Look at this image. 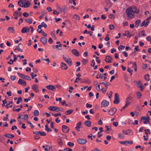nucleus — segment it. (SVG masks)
Wrapping results in <instances>:
<instances>
[{
  "label": "nucleus",
  "instance_id": "obj_1",
  "mask_svg": "<svg viewBox=\"0 0 151 151\" xmlns=\"http://www.w3.org/2000/svg\"><path fill=\"white\" fill-rule=\"evenodd\" d=\"M132 9H135V6H133L127 9L126 10V13L128 17L132 19L134 17V14L133 13Z\"/></svg>",
  "mask_w": 151,
  "mask_h": 151
},
{
  "label": "nucleus",
  "instance_id": "obj_2",
  "mask_svg": "<svg viewBox=\"0 0 151 151\" xmlns=\"http://www.w3.org/2000/svg\"><path fill=\"white\" fill-rule=\"evenodd\" d=\"M48 109L51 111H55L56 112H59V108L56 106H51L49 107Z\"/></svg>",
  "mask_w": 151,
  "mask_h": 151
},
{
  "label": "nucleus",
  "instance_id": "obj_3",
  "mask_svg": "<svg viewBox=\"0 0 151 151\" xmlns=\"http://www.w3.org/2000/svg\"><path fill=\"white\" fill-rule=\"evenodd\" d=\"M119 102V100L118 94L117 93H116L115 94L114 100V103L116 104H118Z\"/></svg>",
  "mask_w": 151,
  "mask_h": 151
},
{
  "label": "nucleus",
  "instance_id": "obj_4",
  "mask_svg": "<svg viewBox=\"0 0 151 151\" xmlns=\"http://www.w3.org/2000/svg\"><path fill=\"white\" fill-rule=\"evenodd\" d=\"M63 59L70 66H71L72 65V61L70 58H66L64 57V55L63 56Z\"/></svg>",
  "mask_w": 151,
  "mask_h": 151
},
{
  "label": "nucleus",
  "instance_id": "obj_5",
  "mask_svg": "<svg viewBox=\"0 0 151 151\" xmlns=\"http://www.w3.org/2000/svg\"><path fill=\"white\" fill-rule=\"evenodd\" d=\"M77 142L78 143L81 145H84L86 144L87 141L86 139H82L81 138H79L77 140Z\"/></svg>",
  "mask_w": 151,
  "mask_h": 151
},
{
  "label": "nucleus",
  "instance_id": "obj_6",
  "mask_svg": "<svg viewBox=\"0 0 151 151\" xmlns=\"http://www.w3.org/2000/svg\"><path fill=\"white\" fill-rule=\"evenodd\" d=\"M109 104V103L108 101L104 100L102 101L101 104V107H105L108 106Z\"/></svg>",
  "mask_w": 151,
  "mask_h": 151
},
{
  "label": "nucleus",
  "instance_id": "obj_7",
  "mask_svg": "<svg viewBox=\"0 0 151 151\" xmlns=\"http://www.w3.org/2000/svg\"><path fill=\"white\" fill-rule=\"evenodd\" d=\"M62 130L63 132L65 133L69 132V129L67 126L63 125L62 126Z\"/></svg>",
  "mask_w": 151,
  "mask_h": 151
},
{
  "label": "nucleus",
  "instance_id": "obj_8",
  "mask_svg": "<svg viewBox=\"0 0 151 151\" xmlns=\"http://www.w3.org/2000/svg\"><path fill=\"white\" fill-rule=\"evenodd\" d=\"M105 60L107 63H111L112 60V59L110 56H106Z\"/></svg>",
  "mask_w": 151,
  "mask_h": 151
},
{
  "label": "nucleus",
  "instance_id": "obj_9",
  "mask_svg": "<svg viewBox=\"0 0 151 151\" xmlns=\"http://www.w3.org/2000/svg\"><path fill=\"white\" fill-rule=\"evenodd\" d=\"M46 87L48 90H51L53 91H56V87L55 86L52 85L47 86H46Z\"/></svg>",
  "mask_w": 151,
  "mask_h": 151
},
{
  "label": "nucleus",
  "instance_id": "obj_10",
  "mask_svg": "<svg viewBox=\"0 0 151 151\" xmlns=\"http://www.w3.org/2000/svg\"><path fill=\"white\" fill-rule=\"evenodd\" d=\"M38 87V86L37 85L35 84H34L32 86V90L36 92H39V90L37 89V88Z\"/></svg>",
  "mask_w": 151,
  "mask_h": 151
},
{
  "label": "nucleus",
  "instance_id": "obj_11",
  "mask_svg": "<svg viewBox=\"0 0 151 151\" xmlns=\"http://www.w3.org/2000/svg\"><path fill=\"white\" fill-rule=\"evenodd\" d=\"M72 52L76 56H79L78 52L76 49H74L72 50Z\"/></svg>",
  "mask_w": 151,
  "mask_h": 151
},
{
  "label": "nucleus",
  "instance_id": "obj_12",
  "mask_svg": "<svg viewBox=\"0 0 151 151\" xmlns=\"http://www.w3.org/2000/svg\"><path fill=\"white\" fill-rule=\"evenodd\" d=\"M18 83L19 84H20L24 86H25L26 85V83L25 81L21 79H19L18 82Z\"/></svg>",
  "mask_w": 151,
  "mask_h": 151
},
{
  "label": "nucleus",
  "instance_id": "obj_13",
  "mask_svg": "<svg viewBox=\"0 0 151 151\" xmlns=\"http://www.w3.org/2000/svg\"><path fill=\"white\" fill-rule=\"evenodd\" d=\"M26 1V0H20L18 1V4L19 6L22 7V5L25 4V2H24V1Z\"/></svg>",
  "mask_w": 151,
  "mask_h": 151
},
{
  "label": "nucleus",
  "instance_id": "obj_14",
  "mask_svg": "<svg viewBox=\"0 0 151 151\" xmlns=\"http://www.w3.org/2000/svg\"><path fill=\"white\" fill-rule=\"evenodd\" d=\"M61 68L63 70H66L68 68L67 65L66 64L62 62L61 63Z\"/></svg>",
  "mask_w": 151,
  "mask_h": 151
},
{
  "label": "nucleus",
  "instance_id": "obj_15",
  "mask_svg": "<svg viewBox=\"0 0 151 151\" xmlns=\"http://www.w3.org/2000/svg\"><path fill=\"white\" fill-rule=\"evenodd\" d=\"M105 1L106 4V6L110 8L112 6V4L110 0H105Z\"/></svg>",
  "mask_w": 151,
  "mask_h": 151
},
{
  "label": "nucleus",
  "instance_id": "obj_16",
  "mask_svg": "<svg viewBox=\"0 0 151 151\" xmlns=\"http://www.w3.org/2000/svg\"><path fill=\"white\" fill-rule=\"evenodd\" d=\"M40 41L43 45L46 44L47 43V39L46 37H42L40 40Z\"/></svg>",
  "mask_w": 151,
  "mask_h": 151
},
{
  "label": "nucleus",
  "instance_id": "obj_17",
  "mask_svg": "<svg viewBox=\"0 0 151 151\" xmlns=\"http://www.w3.org/2000/svg\"><path fill=\"white\" fill-rule=\"evenodd\" d=\"M25 3L24 5H22V7L27 8L29 7L30 4V2L29 1H25Z\"/></svg>",
  "mask_w": 151,
  "mask_h": 151
},
{
  "label": "nucleus",
  "instance_id": "obj_18",
  "mask_svg": "<svg viewBox=\"0 0 151 151\" xmlns=\"http://www.w3.org/2000/svg\"><path fill=\"white\" fill-rule=\"evenodd\" d=\"M7 30L10 33H14V29L13 27H9Z\"/></svg>",
  "mask_w": 151,
  "mask_h": 151
},
{
  "label": "nucleus",
  "instance_id": "obj_19",
  "mask_svg": "<svg viewBox=\"0 0 151 151\" xmlns=\"http://www.w3.org/2000/svg\"><path fill=\"white\" fill-rule=\"evenodd\" d=\"M22 14V13L21 12H19L17 11H15L14 12L13 15L14 16H21Z\"/></svg>",
  "mask_w": 151,
  "mask_h": 151
},
{
  "label": "nucleus",
  "instance_id": "obj_20",
  "mask_svg": "<svg viewBox=\"0 0 151 151\" xmlns=\"http://www.w3.org/2000/svg\"><path fill=\"white\" fill-rule=\"evenodd\" d=\"M114 108H113L109 111L108 113L110 115L113 116L115 112H114Z\"/></svg>",
  "mask_w": 151,
  "mask_h": 151
},
{
  "label": "nucleus",
  "instance_id": "obj_21",
  "mask_svg": "<svg viewBox=\"0 0 151 151\" xmlns=\"http://www.w3.org/2000/svg\"><path fill=\"white\" fill-rule=\"evenodd\" d=\"M4 136L6 137L10 138H13L14 137V135L13 134H5Z\"/></svg>",
  "mask_w": 151,
  "mask_h": 151
},
{
  "label": "nucleus",
  "instance_id": "obj_22",
  "mask_svg": "<svg viewBox=\"0 0 151 151\" xmlns=\"http://www.w3.org/2000/svg\"><path fill=\"white\" fill-rule=\"evenodd\" d=\"M84 124L88 127H91V122L89 121H86L84 122Z\"/></svg>",
  "mask_w": 151,
  "mask_h": 151
},
{
  "label": "nucleus",
  "instance_id": "obj_23",
  "mask_svg": "<svg viewBox=\"0 0 151 151\" xmlns=\"http://www.w3.org/2000/svg\"><path fill=\"white\" fill-rule=\"evenodd\" d=\"M24 76L23 77H22V78L31 81V78L29 76L25 75H24Z\"/></svg>",
  "mask_w": 151,
  "mask_h": 151
},
{
  "label": "nucleus",
  "instance_id": "obj_24",
  "mask_svg": "<svg viewBox=\"0 0 151 151\" xmlns=\"http://www.w3.org/2000/svg\"><path fill=\"white\" fill-rule=\"evenodd\" d=\"M58 143V145L60 146H62L63 145V143L61 140V139L60 138H58L57 139Z\"/></svg>",
  "mask_w": 151,
  "mask_h": 151
},
{
  "label": "nucleus",
  "instance_id": "obj_25",
  "mask_svg": "<svg viewBox=\"0 0 151 151\" xmlns=\"http://www.w3.org/2000/svg\"><path fill=\"white\" fill-rule=\"evenodd\" d=\"M81 83H85L87 84H89L91 83L90 80L88 79H85L81 81Z\"/></svg>",
  "mask_w": 151,
  "mask_h": 151
},
{
  "label": "nucleus",
  "instance_id": "obj_26",
  "mask_svg": "<svg viewBox=\"0 0 151 151\" xmlns=\"http://www.w3.org/2000/svg\"><path fill=\"white\" fill-rule=\"evenodd\" d=\"M55 47L58 50H61L62 49V45L60 44L59 45H56Z\"/></svg>",
  "mask_w": 151,
  "mask_h": 151
},
{
  "label": "nucleus",
  "instance_id": "obj_27",
  "mask_svg": "<svg viewBox=\"0 0 151 151\" xmlns=\"http://www.w3.org/2000/svg\"><path fill=\"white\" fill-rule=\"evenodd\" d=\"M136 94L137 96V98L138 99H140L142 96L141 93L139 91H137L136 93Z\"/></svg>",
  "mask_w": 151,
  "mask_h": 151
},
{
  "label": "nucleus",
  "instance_id": "obj_28",
  "mask_svg": "<svg viewBox=\"0 0 151 151\" xmlns=\"http://www.w3.org/2000/svg\"><path fill=\"white\" fill-rule=\"evenodd\" d=\"M73 111V109L69 110L66 111L65 113L66 115H68L72 113Z\"/></svg>",
  "mask_w": 151,
  "mask_h": 151
},
{
  "label": "nucleus",
  "instance_id": "obj_29",
  "mask_svg": "<svg viewBox=\"0 0 151 151\" xmlns=\"http://www.w3.org/2000/svg\"><path fill=\"white\" fill-rule=\"evenodd\" d=\"M141 21L140 19H138L135 22V25L137 27H138L141 22Z\"/></svg>",
  "mask_w": 151,
  "mask_h": 151
},
{
  "label": "nucleus",
  "instance_id": "obj_30",
  "mask_svg": "<svg viewBox=\"0 0 151 151\" xmlns=\"http://www.w3.org/2000/svg\"><path fill=\"white\" fill-rule=\"evenodd\" d=\"M27 28H28L27 27H23L21 30L22 32L23 33H27Z\"/></svg>",
  "mask_w": 151,
  "mask_h": 151
},
{
  "label": "nucleus",
  "instance_id": "obj_31",
  "mask_svg": "<svg viewBox=\"0 0 151 151\" xmlns=\"http://www.w3.org/2000/svg\"><path fill=\"white\" fill-rule=\"evenodd\" d=\"M133 99V98L132 97H131L130 95H129V96L127 98L126 101V103H127V101H128V102H129V104L130 103L129 101V100H132Z\"/></svg>",
  "mask_w": 151,
  "mask_h": 151
},
{
  "label": "nucleus",
  "instance_id": "obj_32",
  "mask_svg": "<svg viewBox=\"0 0 151 151\" xmlns=\"http://www.w3.org/2000/svg\"><path fill=\"white\" fill-rule=\"evenodd\" d=\"M135 9H132L133 13H135L136 14H138L139 12V10L137 9L136 7H135Z\"/></svg>",
  "mask_w": 151,
  "mask_h": 151
},
{
  "label": "nucleus",
  "instance_id": "obj_33",
  "mask_svg": "<svg viewBox=\"0 0 151 151\" xmlns=\"http://www.w3.org/2000/svg\"><path fill=\"white\" fill-rule=\"evenodd\" d=\"M34 115L35 116H37L39 115V112L37 110H35L34 111Z\"/></svg>",
  "mask_w": 151,
  "mask_h": 151
},
{
  "label": "nucleus",
  "instance_id": "obj_34",
  "mask_svg": "<svg viewBox=\"0 0 151 151\" xmlns=\"http://www.w3.org/2000/svg\"><path fill=\"white\" fill-rule=\"evenodd\" d=\"M25 21L27 22L29 24H31L32 22V20L30 19H25Z\"/></svg>",
  "mask_w": 151,
  "mask_h": 151
},
{
  "label": "nucleus",
  "instance_id": "obj_35",
  "mask_svg": "<svg viewBox=\"0 0 151 151\" xmlns=\"http://www.w3.org/2000/svg\"><path fill=\"white\" fill-rule=\"evenodd\" d=\"M129 104V102L127 101V103H126L125 105L122 107V109L121 110V111H122L123 109H124L125 108L128 106Z\"/></svg>",
  "mask_w": 151,
  "mask_h": 151
},
{
  "label": "nucleus",
  "instance_id": "obj_36",
  "mask_svg": "<svg viewBox=\"0 0 151 151\" xmlns=\"http://www.w3.org/2000/svg\"><path fill=\"white\" fill-rule=\"evenodd\" d=\"M73 17L76 19H78V20H79L80 19L79 16L78 15L76 14L74 15Z\"/></svg>",
  "mask_w": 151,
  "mask_h": 151
},
{
  "label": "nucleus",
  "instance_id": "obj_37",
  "mask_svg": "<svg viewBox=\"0 0 151 151\" xmlns=\"http://www.w3.org/2000/svg\"><path fill=\"white\" fill-rule=\"evenodd\" d=\"M22 101V99L21 97H19L18 98V99L17 101V104H19L20 102H21Z\"/></svg>",
  "mask_w": 151,
  "mask_h": 151
},
{
  "label": "nucleus",
  "instance_id": "obj_38",
  "mask_svg": "<svg viewBox=\"0 0 151 151\" xmlns=\"http://www.w3.org/2000/svg\"><path fill=\"white\" fill-rule=\"evenodd\" d=\"M125 46H123L122 45H120L118 47V49L119 50H122L124 49Z\"/></svg>",
  "mask_w": 151,
  "mask_h": 151
},
{
  "label": "nucleus",
  "instance_id": "obj_39",
  "mask_svg": "<svg viewBox=\"0 0 151 151\" xmlns=\"http://www.w3.org/2000/svg\"><path fill=\"white\" fill-rule=\"evenodd\" d=\"M20 44L21 43H19L18 45V46H17V49L18 51L22 52L23 51L19 47V45H20Z\"/></svg>",
  "mask_w": 151,
  "mask_h": 151
},
{
  "label": "nucleus",
  "instance_id": "obj_40",
  "mask_svg": "<svg viewBox=\"0 0 151 151\" xmlns=\"http://www.w3.org/2000/svg\"><path fill=\"white\" fill-rule=\"evenodd\" d=\"M147 67V64H143L142 65V68L143 69H145Z\"/></svg>",
  "mask_w": 151,
  "mask_h": 151
},
{
  "label": "nucleus",
  "instance_id": "obj_41",
  "mask_svg": "<svg viewBox=\"0 0 151 151\" xmlns=\"http://www.w3.org/2000/svg\"><path fill=\"white\" fill-rule=\"evenodd\" d=\"M119 137L120 139H123L124 137L123 134L122 133H119L118 134Z\"/></svg>",
  "mask_w": 151,
  "mask_h": 151
},
{
  "label": "nucleus",
  "instance_id": "obj_42",
  "mask_svg": "<svg viewBox=\"0 0 151 151\" xmlns=\"http://www.w3.org/2000/svg\"><path fill=\"white\" fill-rule=\"evenodd\" d=\"M68 145L70 147H72L74 145V144L73 143H71V142H68Z\"/></svg>",
  "mask_w": 151,
  "mask_h": 151
},
{
  "label": "nucleus",
  "instance_id": "obj_43",
  "mask_svg": "<svg viewBox=\"0 0 151 151\" xmlns=\"http://www.w3.org/2000/svg\"><path fill=\"white\" fill-rule=\"evenodd\" d=\"M23 15L24 17H27L29 16V14L27 12H24L23 13Z\"/></svg>",
  "mask_w": 151,
  "mask_h": 151
},
{
  "label": "nucleus",
  "instance_id": "obj_44",
  "mask_svg": "<svg viewBox=\"0 0 151 151\" xmlns=\"http://www.w3.org/2000/svg\"><path fill=\"white\" fill-rule=\"evenodd\" d=\"M139 46H137L134 49V52H139V49H138Z\"/></svg>",
  "mask_w": 151,
  "mask_h": 151
},
{
  "label": "nucleus",
  "instance_id": "obj_45",
  "mask_svg": "<svg viewBox=\"0 0 151 151\" xmlns=\"http://www.w3.org/2000/svg\"><path fill=\"white\" fill-rule=\"evenodd\" d=\"M39 134H40V135L42 136H44L46 135L45 133L44 132L40 131Z\"/></svg>",
  "mask_w": 151,
  "mask_h": 151
},
{
  "label": "nucleus",
  "instance_id": "obj_46",
  "mask_svg": "<svg viewBox=\"0 0 151 151\" xmlns=\"http://www.w3.org/2000/svg\"><path fill=\"white\" fill-rule=\"evenodd\" d=\"M24 117H23L22 119L24 120H27L28 119V116L27 114H25L24 115Z\"/></svg>",
  "mask_w": 151,
  "mask_h": 151
},
{
  "label": "nucleus",
  "instance_id": "obj_47",
  "mask_svg": "<svg viewBox=\"0 0 151 151\" xmlns=\"http://www.w3.org/2000/svg\"><path fill=\"white\" fill-rule=\"evenodd\" d=\"M95 63L94 62V60H93L92 61V63H91V65L93 67H94L95 65Z\"/></svg>",
  "mask_w": 151,
  "mask_h": 151
},
{
  "label": "nucleus",
  "instance_id": "obj_48",
  "mask_svg": "<svg viewBox=\"0 0 151 151\" xmlns=\"http://www.w3.org/2000/svg\"><path fill=\"white\" fill-rule=\"evenodd\" d=\"M103 119L102 118H101L100 119V120L98 121V123L99 125H101L103 124V122L102 121V120Z\"/></svg>",
  "mask_w": 151,
  "mask_h": 151
},
{
  "label": "nucleus",
  "instance_id": "obj_49",
  "mask_svg": "<svg viewBox=\"0 0 151 151\" xmlns=\"http://www.w3.org/2000/svg\"><path fill=\"white\" fill-rule=\"evenodd\" d=\"M13 103V101H10L9 103L6 104V108L8 109L9 108V107L8 106V105H9L10 104H12Z\"/></svg>",
  "mask_w": 151,
  "mask_h": 151
},
{
  "label": "nucleus",
  "instance_id": "obj_50",
  "mask_svg": "<svg viewBox=\"0 0 151 151\" xmlns=\"http://www.w3.org/2000/svg\"><path fill=\"white\" fill-rule=\"evenodd\" d=\"M42 14L41 16H40L39 17V18L40 19H41L42 18V17H44V14H45V12L44 11L42 12Z\"/></svg>",
  "mask_w": 151,
  "mask_h": 151
},
{
  "label": "nucleus",
  "instance_id": "obj_51",
  "mask_svg": "<svg viewBox=\"0 0 151 151\" xmlns=\"http://www.w3.org/2000/svg\"><path fill=\"white\" fill-rule=\"evenodd\" d=\"M112 92L111 91H110V93L109 94H108V93H107V95L109 96V99L111 98V96L112 95Z\"/></svg>",
  "mask_w": 151,
  "mask_h": 151
},
{
  "label": "nucleus",
  "instance_id": "obj_52",
  "mask_svg": "<svg viewBox=\"0 0 151 151\" xmlns=\"http://www.w3.org/2000/svg\"><path fill=\"white\" fill-rule=\"evenodd\" d=\"M100 85H98L97 86H96V89L98 91H100Z\"/></svg>",
  "mask_w": 151,
  "mask_h": 151
},
{
  "label": "nucleus",
  "instance_id": "obj_53",
  "mask_svg": "<svg viewBox=\"0 0 151 151\" xmlns=\"http://www.w3.org/2000/svg\"><path fill=\"white\" fill-rule=\"evenodd\" d=\"M82 61L83 63L84 64H86L88 62L87 60H86V59H83L82 60Z\"/></svg>",
  "mask_w": 151,
  "mask_h": 151
},
{
  "label": "nucleus",
  "instance_id": "obj_54",
  "mask_svg": "<svg viewBox=\"0 0 151 151\" xmlns=\"http://www.w3.org/2000/svg\"><path fill=\"white\" fill-rule=\"evenodd\" d=\"M113 124L114 126L115 127L117 126L118 125V122H113Z\"/></svg>",
  "mask_w": 151,
  "mask_h": 151
},
{
  "label": "nucleus",
  "instance_id": "obj_55",
  "mask_svg": "<svg viewBox=\"0 0 151 151\" xmlns=\"http://www.w3.org/2000/svg\"><path fill=\"white\" fill-rule=\"evenodd\" d=\"M81 80V78L79 77L76 78L75 81H74L75 83H77L78 82V81H80Z\"/></svg>",
  "mask_w": 151,
  "mask_h": 151
},
{
  "label": "nucleus",
  "instance_id": "obj_56",
  "mask_svg": "<svg viewBox=\"0 0 151 151\" xmlns=\"http://www.w3.org/2000/svg\"><path fill=\"white\" fill-rule=\"evenodd\" d=\"M133 142L132 141H126V144H132L133 143Z\"/></svg>",
  "mask_w": 151,
  "mask_h": 151
},
{
  "label": "nucleus",
  "instance_id": "obj_57",
  "mask_svg": "<svg viewBox=\"0 0 151 151\" xmlns=\"http://www.w3.org/2000/svg\"><path fill=\"white\" fill-rule=\"evenodd\" d=\"M109 28L110 30H112L114 28V27L113 25L111 24L109 26Z\"/></svg>",
  "mask_w": 151,
  "mask_h": 151
},
{
  "label": "nucleus",
  "instance_id": "obj_58",
  "mask_svg": "<svg viewBox=\"0 0 151 151\" xmlns=\"http://www.w3.org/2000/svg\"><path fill=\"white\" fill-rule=\"evenodd\" d=\"M27 122L28 124L30 125L31 126V128L32 129V128H34V125L32 124L31 123V122H30L29 121H27Z\"/></svg>",
  "mask_w": 151,
  "mask_h": 151
},
{
  "label": "nucleus",
  "instance_id": "obj_59",
  "mask_svg": "<svg viewBox=\"0 0 151 151\" xmlns=\"http://www.w3.org/2000/svg\"><path fill=\"white\" fill-rule=\"evenodd\" d=\"M12 93V91H11L9 90V92H6V94L8 95L9 96H12V94H11Z\"/></svg>",
  "mask_w": 151,
  "mask_h": 151
},
{
  "label": "nucleus",
  "instance_id": "obj_60",
  "mask_svg": "<svg viewBox=\"0 0 151 151\" xmlns=\"http://www.w3.org/2000/svg\"><path fill=\"white\" fill-rule=\"evenodd\" d=\"M61 115V114L60 113H58L57 114H54V116L55 117H56L58 116H60Z\"/></svg>",
  "mask_w": 151,
  "mask_h": 151
},
{
  "label": "nucleus",
  "instance_id": "obj_61",
  "mask_svg": "<svg viewBox=\"0 0 151 151\" xmlns=\"http://www.w3.org/2000/svg\"><path fill=\"white\" fill-rule=\"evenodd\" d=\"M106 139L108 141L110 140L111 139V137L110 135H108L106 137Z\"/></svg>",
  "mask_w": 151,
  "mask_h": 151
},
{
  "label": "nucleus",
  "instance_id": "obj_62",
  "mask_svg": "<svg viewBox=\"0 0 151 151\" xmlns=\"http://www.w3.org/2000/svg\"><path fill=\"white\" fill-rule=\"evenodd\" d=\"M53 14H59V12H58L56 11L54 9L53 10Z\"/></svg>",
  "mask_w": 151,
  "mask_h": 151
},
{
  "label": "nucleus",
  "instance_id": "obj_63",
  "mask_svg": "<svg viewBox=\"0 0 151 151\" xmlns=\"http://www.w3.org/2000/svg\"><path fill=\"white\" fill-rule=\"evenodd\" d=\"M80 127L79 126H77L76 127V129L77 130V131L78 132L80 131Z\"/></svg>",
  "mask_w": 151,
  "mask_h": 151
},
{
  "label": "nucleus",
  "instance_id": "obj_64",
  "mask_svg": "<svg viewBox=\"0 0 151 151\" xmlns=\"http://www.w3.org/2000/svg\"><path fill=\"white\" fill-rule=\"evenodd\" d=\"M10 78L12 80L14 81L16 77L15 76H11Z\"/></svg>",
  "mask_w": 151,
  "mask_h": 151
}]
</instances>
